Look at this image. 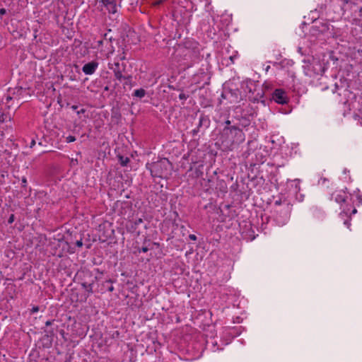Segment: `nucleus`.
<instances>
[{"label": "nucleus", "mask_w": 362, "mask_h": 362, "mask_svg": "<svg viewBox=\"0 0 362 362\" xmlns=\"http://www.w3.org/2000/svg\"><path fill=\"white\" fill-rule=\"evenodd\" d=\"M5 119L4 118V115H2V118L0 119V122H4Z\"/></svg>", "instance_id": "42"}, {"label": "nucleus", "mask_w": 362, "mask_h": 362, "mask_svg": "<svg viewBox=\"0 0 362 362\" xmlns=\"http://www.w3.org/2000/svg\"><path fill=\"white\" fill-rule=\"evenodd\" d=\"M35 145V141L34 139H32L30 144V147L33 148Z\"/></svg>", "instance_id": "38"}, {"label": "nucleus", "mask_w": 362, "mask_h": 362, "mask_svg": "<svg viewBox=\"0 0 362 362\" xmlns=\"http://www.w3.org/2000/svg\"><path fill=\"white\" fill-rule=\"evenodd\" d=\"M211 121L208 116L201 115L199 119V124L192 131V135L195 136L198 132L204 131L210 126Z\"/></svg>", "instance_id": "9"}, {"label": "nucleus", "mask_w": 362, "mask_h": 362, "mask_svg": "<svg viewBox=\"0 0 362 362\" xmlns=\"http://www.w3.org/2000/svg\"><path fill=\"white\" fill-rule=\"evenodd\" d=\"M303 62H304V63H308V62H309V61H308V60H305H305H303Z\"/></svg>", "instance_id": "43"}, {"label": "nucleus", "mask_w": 362, "mask_h": 362, "mask_svg": "<svg viewBox=\"0 0 362 362\" xmlns=\"http://www.w3.org/2000/svg\"><path fill=\"white\" fill-rule=\"evenodd\" d=\"M353 108L354 109V115L355 119H358L362 124V98L355 104H353Z\"/></svg>", "instance_id": "12"}, {"label": "nucleus", "mask_w": 362, "mask_h": 362, "mask_svg": "<svg viewBox=\"0 0 362 362\" xmlns=\"http://www.w3.org/2000/svg\"><path fill=\"white\" fill-rule=\"evenodd\" d=\"M176 52L182 53L185 57V60H187L188 58L190 59L191 62L186 64L188 68L192 66L194 63L202 59L199 51L197 47L189 49L186 46L178 45Z\"/></svg>", "instance_id": "5"}, {"label": "nucleus", "mask_w": 362, "mask_h": 362, "mask_svg": "<svg viewBox=\"0 0 362 362\" xmlns=\"http://www.w3.org/2000/svg\"><path fill=\"white\" fill-rule=\"evenodd\" d=\"M332 197L336 202L341 204L342 211L339 214V217L344 220V224L349 228L351 216L357 213L356 209L346 204L348 196L344 191L335 192Z\"/></svg>", "instance_id": "1"}, {"label": "nucleus", "mask_w": 362, "mask_h": 362, "mask_svg": "<svg viewBox=\"0 0 362 362\" xmlns=\"http://www.w3.org/2000/svg\"><path fill=\"white\" fill-rule=\"evenodd\" d=\"M98 66L99 63L97 61L93 60L85 64L82 67V71L86 75H92L95 72Z\"/></svg>", "instance_id": "11"}, {"label": "nucleus", "mask_w": 362, "mask_h": 362, "mask_svg": "<svg viewBox=\"0 0 362 362\" xmlns=\"http://www.w3.org/2000/svg\"><path fill=\"white\" fill-rule=\"evenodd\" d=\"M76 141V137L74 136H71V135H69L66 138V141L67 143H71V142H74Z\"/></svg>", "instance_id": "20"}, {"label": "nucleus", "mask_w": 362, "mask_h": 362, "mask_svg": "<svg viewBox=\"0 0 362 362\" xmlns=\"http://www.w3.org/2000/svg\"><path fill=\"white\" fill-rule=\"evenodd\" d=\"M143 223V219L139 218L136 219L134 221H129L127 225V228L131 232H134L136 230L139 225Z\"/></svg>", "instance_id": "14"}, {"label": "nucleus", "mask_w": 362, "mask_h": 362, "mask_svg": "<svg viewBox=\"0 0 362 362\" xmlns=\"http://www.w3.org/2000/svg\"><path fill=\"white\" fill-rule=\"evenodd\" d=\"M104 42H105V41L103 40H98L97 41L98 47H100V46H102L103 45Z\"/></svg>", "instance_id": "33"}, {"label": "nucleus", "mask_w": 362, "mask_h": 362, "mask_svg": "<svg viewBox=\"0 0 362 362\" xmlns=\"http://www.w3.org/2000/svg\"><path fill=\"white\" fill-rule=\"evenodd\" d=\"M78 105H74L71 106V109L73 110H75L78 115H80L81 114H84L86 112V110L84 109V108H81L80 110H78Z\"/></svg>", "instance_id": "18"}, {"label": "nucleus", "mask_w": 362, "mask_h": 362, "mask_svg": "<svg viewBox=\"0 0 362 362\" xmlns=\"http://www.w3.org/2000/svg\"><path fill=\"white\" fill-rule=\"evenodd\" d=\"M103 40H104L105 42H106V41H107V40L111 41V40H112V37H108V35H107V33H105V34H104V39H103Z\"/></svg>", "instance_id": "28"}, {"label": "nucleus", "mask_w": 362, "mask_h": 362, "mask_svg": "<svg viewBox=\"0 0 362 362\" xmlns=\"http://www.w3.org/2000/svg\"><path fill=\"white\" fill-rule=\"evenodd\" d=\"M139 252H146L148 251V248L147 247H142L138 250Z\"/></svg>", "instance_id": "27"}, {"label": "nucleus", "mask_w": 362, "mask_h": 362, "mask_svg": "<svg viewBox=\"0 0 362 362\" xmlns=\"http://www.w3.org/2000/svg\"><path fill=\"white\" fill-rule=\"evenodd\" d=\"M22 183H23V185L25 187L27 184V180L25 177H23L22 179Z\"/></svg>", "instance_id": "37"}, {"label": "nucleus", "mask_w": 362, "mask_h": 362, "mask_svg": "<svg viewBox=\"0 0 362 362\" xmlns=\"http://www.w3.org/2000/svg\"><path fill=\"white\" fill-rule=\"evenodd\" d=\"M76 246H78V247H82V245H83L82 240L81 239V240H77V241L76 242Z\"/></svg>", "instance_id": "32"}, {"label": "nucleus", "mask_w": 362, "mask_h": 362, "mask_svg": "<svg viewBox=\"0 0 362 362\" xmlns=\"http://www.w3.org/2000/svg\"><path fill=\"white\" fill-rule=\"evenodd\" d=\"M356 199L359 204H362V194L360 193L359 190H358V193L356 194Z\"/></svg>", "instance_id": "22"}, {"label": "nucleus", "mask_w": 362, "mask_h": 362, "mask_svg": "<svg viewBox=\"0 0 362 362\" xmlns=\"http://www.w3.org/2000/svg\"><path fill=\"white\" fill-rule=\"evenodd\" d=\"M230 59L231 61H233V57H230Z\"/></svg>", "instance_id": "44"}, {"label": "nucleus", "mask_w": 362, "mask_h": 362, "mask_svg": "<svg viewBox=\"0 0 362 362\" xmlns=\"http://www.w3.org/2000/svg\"><path fill=\"white\" fill-rule=\"evenodd\" d=\"M146 93V90L144 88H139L134 90L133 96L139 98H142L145 96Z\"/></svg>", "instance_id": "15"}, {"label": "nucleus", "mask_w": 362, "mask_h": 362, "mask_svg": "<svg viewBox=\"0 0 362 362\" xmlns=\"http://www.w3.org/2000/svg\"><path fill=\"white\" fill-rule=\"evenodd\" d=\"M272 99L274 102L281 105L287 104L289 101L287 93L281 88H276L274 90L272 93Z\"/></svg>", "instance_id": "8"}, {"label": "nucleus", "mask_w": 362, "mask_h": 362, "mask_svg": "<svg viewBox=\"0 0 362 362\" xmlns=\"http://www.w3.org/2000/svg\"><path fill=\"white\" fill-rule=\"evenodd\" d=\"M118 158L122 166H127L130 161L128 157H124L123 156H119Z\"/></svg>", "instance_id": "16"}, {"label": "nucleus", "mask_w": 362, "mask_h": 362, "mask_svg": "<svg viewBox=\"0 0 362 362\" xmlns=\"http://www.w3.org/2000/svg\"><path fill=\"white\" fill-rule=\"evenodd\" d=\"M39 310H40V308H39V307H38V306H33V307L32 308L31 310H30V313H31L32 314H34V313H35L38 312V311H39Z\"/></svg>", "instance_id": "25"}, {"label": "nucleus", "mask_w": 362, "mask_h": 362, "mask_svg": "<svg viewBox=\"0 0 362 362\" xmlns=\"http://www.w3.org/2000/svg\"><path fill=\"white\" fill-rule=\"evenodd\" d=\"M122 81H124V86H132V77L129 80L122 79Z\"/></svg>", "instance_id": "21"}, {"label": "nucleus", "mask_w": 362, "mask_h": 362, "mask_svg": "<svg viewBox=\"0 0 362 362\" xmlns=\"http://www.w3.org/2000/svg\"><path fill=\"white\" fill-rule=\"evenodd\" d=\"M110 69L112 70L114 76L116 80L122 81V79L129 80L132 75L128 74L127 71V64L124 62L119 63V61L115 62L113 64H108Z\"/></svg>", "instance_id": "6"}, {"label": "nucleus", "mask_w": 362, "mask_h": 362, "mask_svg": "<svg viewBox=\"0 0 362 362\" xmlns=\"http://www.w3.org/2000/svg\"><path fill=\"white\" fill-rule=\"evenodd\" d=\"M303 67H304V69L305 70V74L311 76L312 74H311V73L310 71V69L308 68V69L306 70V66H304Z\"/></svg>", "instance_id": "34"}, {"label": "nucleus", "mask_w": 362, "mask_h": 362, "mask_svg": "<svg viewBox=\"0 0 362 362\" xmlns=\"http://www.w3.org/2000/svg\"><path fill=\"white\" fill-rule=\"evenodd\" d=\"M126 59L124 53H123L122 56L119 57V60H124Z\"/></svg>", "instance_id": "41"}, {"label": "nucleus", "mask_w": 362, "mask_h": 362, "mask_svg": "<svg viewBox=\"0 0 362 362\" xmlns=\"http://www.w3.org/2000/svg\"><path fill=\"white\" fill-rule=\"evenodd\" d=\"M162 2H163L162 0L155 1L154 2H153V5L154 6H157L160 5Z\"/></svg>", "instance_id": "30"}, {"label": "nucleus", "mask_w": 362, "mask_h": 362, "mask_svg": "<svg viewBox=\"0 0 362 362\" xmlns=\"http://www.w3.org/2000/svg\"><path fill=\"white\" fill-rule=\"evenodd\" d=\"M6 10L5 8H0V15L1 16L6 14Z\"/></svg>", "instance_id": "35"}, {"label": "nucleus", "mask_w": 362, "mask_h": 362, "mask_svg": "<svg viewBox=\"0 0 362 362\" xmlns=\"http://www.w3.org/2000/svg\"><path fill=\"white\" fill-rule=\"evenodd\" d=\"M14 219H15L14 214H11V216H9V218L8 219V223L9 224H11L14 221Z\"/></svg>", "instance_id": "26"}, {"label": "nucleus", "mask_w": 362, "mask_h": 362, "mask_svg": "<svg viewBox=\"0 0 362 362\" xmlns=\"http://www.w3.org/2000/svg\"><path fill=\"white\" fill-rule=\"evenodd\" d=\"M112 280H107L101 284V288H100V292L101 293H104L106 291L112 292L114 291V286L112 285Z\"/></svg>", "instance_id": "13"}, {"label": "nucleus", "mask_w": 362, "mask_h": 362, "mask_svg": "<svg viewBox=\"0 0 362 362\" xmlns=\"http://www.w3.org/2000/svg\"><path fill=\"white\" fill-rule=\"evenodd\" d=\"M292 210L290 202H284L282 207L274 209V220L279 226H283L288 221Z\"/></svg>", "instance_id": "4"}, {"label": "nucleus", "mask_w": 362, "mask_h": 362, "mask_svg": "<svg viewBox=\"0 0 362 362\" xmlns=\"http://www.w3.org/2000/svg\"><path fill=\"white\" fill-rule=\"evenodd\" d=\"M284 202H289L286 199H283V200L279 199V200L275 201V202L274 204V209H279V207H282Z\"/></svg>", "instance_id": "17"}, {"label": "nucleus", "mask_w": 362, "mask_h": 362, "mask_svg": "<svg viewBox=\"0 0 362 362\" xmlns=\"http://www.w3.org/2000/svg\"><path fill=\"white\" fill-rule=\"evenodd\" d=\"M11 99L12 98L10 95H7L6 97V103H8Z\"/></svg>", "instance_id": "40"}, {"label": "nucleus", "mask_w": 362, "mask_h": 362, "mask_svg": "<svg viewBox=\"0 0 362 362\" xmlns=\"http://www.w3.org/2000/svg\"><path fill=\"white\" fill-rule=\"evenodd\" d=\"M171 167V163L165 158L146 164V168L150 170L152 176L161 178L170 174Z\"/></svg>", "instance_id": "2"}, {"label": "nucleus", "mask_w": 362, "mask_h": 362, "mask_svg": "<svg viewBox=\"0 0 362 362\" xmlns=\"http://www.w3.org/2000/svg\"><path fill=\"white\" fill-rule=\"evenodd\" d=\"M78 164V160L71 158V165H76Z\"/></svg>", "instance_id": "29"}, {"label": "nucleus", "mask_w": 362, "mask_h": 362, "mask_svg": "<svg viewBox=\"0 0 362 362\" xmlns=\"http://www.w3.org/2000/svg\"><path fill=\"white\" fill-rule=\"evenodd\" d=\"M53 322V320H47L46 322H45V325L46 326H49L52 324Z\"/></svg>", "instance_id": "39"}, {"label": "nucleus", "mask_w": 362, "mask_h": 362, "mask_svg": "<svg viewBox=\"0 0 362 362\" xmlns=\"http://www.w3.org/2000/svg\"><path fill=\"white\" fill-rule=\"evenodd\" d=\"M247 88H248V91L251 93L252 91V87L255 86V83L251 79L246 81Z\"/></svg>", "instance_id": "19"}, {"label": "nucleus", "mask_w": 362, "mask_h": 362, "mask_svg": "<svg viewBox=\"0 0 362 362\" xmlns=\"http://www.w3.org/2000/svg\"><path fill=\"white\" fill-rule=\"evenodd\" d=\"M93 281L90 283L82 282L81 286L83 289V293L78 297L77 300L79 302H86L88 297L93 293Z\"/></svg>", "instance_id": "7"}, {"label": "nucleus", "mask_w": 362, "mask_h": 362, "mask_svg": "<svg viewBox=\"0 0 362 362\" xmlns=\"http://www.w3.org/2000/svg\"><path fill=\"white\" fill-rule=\"evenodd\" d=\"M179 98H180V100H187V99L188 98V95H186V94H185V93H180V95H179Z\"/></svg>", "instance_id": "23"}, {"label": "nucleus", "mask_w": 362, "mask_h": 362, "mask_svg": "<svg viewBox=\"0 0 362 362\" xmlns=\"http://www.w3.org/2000/svg\"><path fill=\"white\" fill-rule=\"evenodd\" d=\"M222 136L226 137L225 141L230 145L242 144L245 139V133L235 125L225 127L223 129Z\"/></svg>", "instance_id": "3"}, {"label": "nucleus", "mask_w": 362, "mask_h": 362, "mask_svg": "<svg viewBox=\"0 0 362 362\" xmlns=\"http://www.w3.org/2000/svg\"><path fill=\"white\" fill-rule=\"evenodd\" d=\"M226 127H230L231 122L229 119L225 121Z\"/></svg>", "instance_id": "36"}, {"label": "nucleus", "mask_w": 362, "mask_h": 362, "mask_svg": "<svg viewBox=\"0 0 362 362\" xmlns=\"http://www.w3.org/2000/svg\"><path fill=\"white\" fill-rule=\"evenodd\" d=\"M122 0H102V3L110 13L115 14Z\"/></svg>", "instance_id": "10"}, {"label": "nucleus", "mask_w": 362, "mask_h": 362, "mask_svg": "<svg viewBox=\"0 0 362 362\" xmlns=\"http://www.w3.org/2000/svg\"><path fill=\"white\" fill-rule=\"evenodd\" d=\"M250 122L249 119H246V118H244L243 119V122L241 123V124L243 126V127H247L250 124Z\"/></svg>", "instance_id": "24"}, {"label": "nucleus", "mask_w": 362, "mask_h": 362, "mask_svg": "<svg viewBox=\"0 0 362 362\" xmlns=\"http://www.w3.org/2000/svg\"><path fill=\"white\" fill-rule=\"evenodd\" d=\"M189 238L191 240H197V236L194 235V234H190L189 235Z\"/></svg>", "instance_id": "31"}]
</instances>
